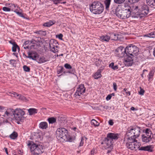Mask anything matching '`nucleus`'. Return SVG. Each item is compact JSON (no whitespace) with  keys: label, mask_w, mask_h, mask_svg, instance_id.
<instances>
[{"label":"nucleus","mask_w":155,"mask_h":155,"mask_svg":"<svg viewBox=\"0 0 155 155\" xmlns=\"http://www.w3.org/2000/svg\"><path fill=\"white\" fill-rule=\"evenodd\" d=\"M56 132V137L59 140L63 139L64 140L70 142L73 140L72 138L68 134L67 130L64 128H58Z\"/></svg>","instance_id":"nucleus-1"},{"label":"nucleus","mask_w":155,"mask_h":155,"mask_svg":"<svg viewBox=\"0 0 155 155\" xmlns=\"http://www.w3.org/2000/svg\"><path fill=\"white\" fill-rule=\"evenodd\" d=\"M90 9L94 14H100L103 12L104 7L103 5L99 2L94 1L90 5Z\"/></svg>","instance_id":"nucleus-2"},{"label":"nucleus","mask_w":155,"mask_h":155,"mask_svg":"<svg viewBox=\"0 0 155 155\" xmlns=\"http://www.w3.org/2000/svg\"><path fill=\"white\" fill-rule=\"evenodd\" d=\"M124 143L128 149L131 150H136L140 148V143L137 142L136 140L134 139L125 137Z\"/></svg>","instance_id":"nucleus-3"},{"label":"nucleus","mask_w":155,"mask_h":155,"mask_svg":"<svg viewBox=\"0 0 155 155\" xmlns=\"http://www.w3.org/2000/svg\"><path fill=\"white\" fill-rule=\"evenodd\" d=\"M31 145L30 150L31 153L34 155H38L42 153L44 151V147L42 145L33 143L31 144L29 143L28 146Z\"/></svg>","instance_id":"nucleus-4"},{"label":"nucleus","mask_w":155,"mask_h":155,"mask_svg":"<svg viewBox=\"0 0 155 155\" xmlns=\"http://www.w3.org/2000/svg\"><path fill=\"white\" fill-rule=\"evenodd\" d=\"M140 131V127H136L134 128L128 129L126 132V136L125 137L130 138L136 139L139 137Z\"/></svg>","instance_id":"nucleus-5"},{"label":"nucleus","mask_w":155,"mask_h":155,"mask_svg":"<svg viewBox=\"0 0 155 155\" xmlns=\"http://www.w3.org/2000/svg\"><path fill=\"white\" fill-rule=\"evenodd\" d=\"M25 114L24 111L21 109L17 108L14 110V118L17 121V123L18 124H19V121H21L24 119V115Z\"/></svg>","instance_id":"nucleus-6"},{"label":"nucleus","mask_w":155,"mask_h":155,"mask_svg":"<svg viewBox=\"0 0 155 155\" xmlns=\"http://www.w3.org/2000/svg\"><path fill=\"white\" fill-rule=\"evenodd\" d=\"M153 135L151 130L148 128L146 129L142 135V141L146 143L149 142L153 139Z\"/></svg>","instance_id":"nucleus-7"},{"label":"nucleus","mask_w":155,"mask_h":155,"mask_svg":"<svg viewBox=\"0 0 155 155\" xmlns=\"http://www.w3.org/2000/svg\"><path fill=\"white\" fill-rule=\"evenodd\" d=\"M114 143L112 141L107 138L106 137L101 143L103 147L106 149L107 150V153H110L114 147Z\"/></svg>","instance_id":"nucleus-8"},{"label":"nucleus","mask_w":155,"mask_h":155,"mask_svg":"<svg viewBox=\"0 0 155 155\" xmlns=\"http://www.w3.org/2000/svg\"><path fill=\"white\" fill-rule=\"evenodd\" d=\"M126 51L127 52V55L134 56V55L137 54L138 48L135 46H129L126 48Z\"/></svg>","instance_id":"nucleus-9"},{"label":"nucleus","mask_w":155,"mask_h":155,"mask_svg":"<svg viewBox=\"0 0 155 155\" xmlns=\"http://www.w3.org/2000/svg\"><path fill=\"white\" fill-rule=\"evenodd\" d=\"M85 91V88L83 84H81L77 88L74 94V96L76 98H79L80 97Z\"/></svg>","instance_id":"nucleus-10"},{"label":"nucleus","mask_w":155,"mask_h":155,"mask_svg":"<svg viewBox=\"0 0 155 155\" xmlns=\"http://www.w3.org/2000/svg\"><path fill=\"white\" fill-rule=\"evenodd\" d=\"M139 9L141 12V14L146 15H147L149 12V8L147 6L144 4L141 5L136 6L134 8V10L137 11V9Z\"/></svg>","instance_id":"nucleus-11"},{"label":"nucleus","mask_w":155,"mask_h":155,"mask_svg":"<svg viewBox=\"0 0 155 155\" xmlns=\"http://www.w3.org/2000/svg\"><path fill=\"white\" fill-rule=\"evenodd\" d=\"M126 52V48L124 49L123 47L120 46L116 49L115 53L118 57L122 58L125 55H127V54L125 53Z\"/></svg>","instance_id":"nucleus-12"},{"label":"nucleus","mask_w":155,"mask_h":155,"mask_svg":"<svg viewBox=\"0 0 155 155\" xmlns=\"http://www.w3.org/2000/svg\"><path fill=\"white\" fill-rule=\"evenodd\" d=\"M131 14L130 7L128 6L127 8H126L123 10V12L120 18L123 19H127L130 16Z\"/></svg>","instance_id":"nucleus-13"},{"label":"nucleus","mask_w":155,"mask_h":155,"mask_svg":"<svg viewBox=\"0 0 155 155\" xmlns=\"http://www.w3.org/2000/svg\"><path fill=\"white\" fill-rule=\"evenodd\" d=\"M119 136L120 134H119L109 133L107 134L106 137L114 143V141L118 139Z\"/></svg>","instance_id":"nucleus-14"},{"label":"nucleus","mask_w":155,"mask_h":155,"mask_svg":"<svg viewBox=\"0 0 155 155\" xmlns=\"http://www.w3.org/2000/svg\"><path fill=\"white\" fill-rule=\"evenodd\" d=\"M14 110L13 109H8L5 111V114L3 115V116L8 118H11L12 115H14Z\"/></svg>","instance_id":"nucleus-15"},{"label":"nucleus","mask_w":155,"mask_h":155,"mask_svg":"<svg viewBox=\"0 0 155 155\" xmlns=\"http://www.w3.org/2000/svg\"><path fill=\"white\" fill-rule=\"evenodd\" d=\"M127 55V57L124 59V64L127 66H131L133 63V59L132 58L129 56Z\"/></svg>","instance_id":"nucleus-16"},{"label":"nucleus","mask_w":155,"mask_h":155,"mask_svg":"<svg viewBox=\"0 0 155 155\" xmlns=\"http://www.w3.org/2000/svg\"><path fill=\"white\" fill-rule=\"evenodd\" d=\"M123 11V10L118 8H117L115 10L114 9L112 10L114 14H115L119 18H120L121 17Z\"/></svg>","instance_id":"nucleus-17"},{"label":"nucleus","mask_w":155,"mask_h":155,"mask_svg":"<svg viewBox=\"0 0 155 155\" xmlns=\"http://www.w3.org/2000/svg\"><path fill=\"white\" fill-rule=\"evenodd\" d=\"M153 147L152 146L149 145L146 146L141 147L139 148V150L147 151L150 152H152Z\"/></svg>","instance_id":"nucleus-18"},{"label":"nucleus","mask_w":155,"mask_h":155,"mask_svg":"<svg viewBox=\"0 0 155 155\" xmlns=\"http://www.w3.org/2000/svg\"><path fill=\"white\" fill-rule=\"evenodd\" d=\"M64 67L67 69L69 70L66 72V73H73L74 72V70L72 68L71 66L69 64L66 63L64 65Z\"/></svg>","instance_id":"nucleus-19"},{"label":"nucleus","mask_w":155,"mask_h":155,"mask_svg":"<svg viewBox=\"0 0 155 155\" xmlns=\"http://www.w3.org/2000/svg\"><path fill=\"white\" fill-rule=\"evenodd\" d=\"M28 54L27 58L36 61L38 56L37 53H28Z\"/></svg>","instance_id":"nucleus-20"},{"label":"nucleus","mask_w":155,"mask_h":155,"mask_svg":"<svg viewBox=\"0 0 155 155\" xmlns=\"http://www.w3.org/2000/svg\"><path fill=\"white\" fill-rule=\"evenodd\" d=\"M147 5L151 8H155V0H147Z\"/></svg>","instance_id":"nucleus-21"},{"label":"nucleus","mask_w":155,"mask_h":155,"mask_svg":"<svg viewBox=\"0 0 155 155\" xmlns=\"http://www.w3.org/2000/svg\"><path fill=\"white\" fill-rule=\"evenodd\" d=\"M109 35L108 34L100 37V39L102 41L108 42L110 40Z\"/></svg>","instance_id":"nucleus-22"},{"label":"nucleus","mask_w":155,"mask_h":155,"mask_svg":"<svg viewBox=\"0 0 155 155\" xmlns=\"http://www.w3.org/2000/svg\"><path fill=\"white\" fill-rule=\"evenodd\" d=\"M109 35L110 39L112 40H117L118 39V35L115 34L114 33L108 34Z\"/></svg>","instance_id":"nucleus-23"},{"label":"nucleus","mask_w":155,"mask_h":155,"mask_svg":"<svg viewBox=\"0 0 155 155\" xmlns=\"http://www.w3.org/2000/svg\"><path fill=\"white\" fill-rule=\"evenodd\" d=\"M9 42L13 46L12 47V51L13 52H15L16 51L17 49H19V48L18 46L17 45V44L15 42H12L11 41H10Z\"/></svg>","instance_id":"nucleus-24"},{"label":"nucleus","mask_w":155,"mask_h":155,"mask_svg":"<svg viewBox=\"0 0 155 155\" xmlns=\"http://www.w3.org/2000/svg\"><path fill=\"white\" fill-rule=\"evenodd\" d=\"M39 127L42 129H46L48 127V124L45 122L40 123L39 125Z\"/></svg>","instance_id":"nucleus-25"},{"label":"nucleus","mask_w":155,"mask_h":155,"mask_svg":"<svg viewBox=\"0 0 155 155\" xmlns=\"http://www.w3.org/2000/svg\"><path fill=\"white\" fill-rule=\"evenodd\" d=\"M36 61L38 63L41 64L47 61L46 58L44 57H39L38 56V58L37 59Z\"/></svg>","instance_id":"nucleus-26"},{"label":"nucleus","mask_w":155,"mask_h":155,"mask_svg":"<svg viewBox=\"0 0 155 155\" xmlns=\"http://www.w3.org/2000/svg\"><path fill=\"white\" fill-rule=\"evenodd\" d=\"M55 23V21L50 20L48 21L45 23L43 25L45 26L49 27Z\"/></svg>","instance_id":"nucleus-27"},{"label":"nucleus","mask_w":155,"mask_h":155,"mask_svg":"<svg viewBox=\"0 0 155 155\" xmlns=\"http://www.w3.org/2000/svg\"><path fill=\"white\" fill-rule=\"evenodd\" d=\"M8 7L11 10V11H12L14 12V11L16 10V8H18L16 5L12 3L9 4Z\"/></svg>","instance_id":"nucleus-28"},{"label":"nucleus","mask_w":155,"mask_h":155,"mask_svg":"<svg viewBox=\"0 0 155 155\" xmlns=\"http://www.w3.org/2000/svg\"><path fill=\"white\" fill-rule=\"evenodd\" d=\"M28 111L29 113V114L30 115L33 114L37 113L38 112V110L35 108H30L28 110Z\"/></svg>","instance_id":"nucleus-29"},{"label":"nucleus","mask_w":155,"mask_h":155,"mask_svg":"<svg viewBox=\"0 0 155 155\" xmlns=\"http://www.w3.org/2000/svg\"><path fill=\"white\" fill-rule=\"evenodd\" d=\"M87 140V137H82L79 147L83 146L84 144H85Z\"/></svg>","instance_id":"nucleus-30"},{"label":"nucleus","mask_w":155,"mask_h":155,"mask_svg":"<svg viewBox=\"0 0 155 155\" xmlns=\"http://www.w3.org/2000/svg\"><path fill=\"white\" fill-rule=\"evenodd\" d=\"M101 71L100 70H98L95 73V74L94 75L93 77L95 79H97L101 78Z\"/></svg>","instance_id":"nucleus-31"},{"label":"nucleus","mask_w":155,"mask_h":155,"mask_svg":"<svg viewBox=\"0 0 155 155\" xmlns=\"http://www.w3.org/2000/svg\"><path fill=\"white\" fill-rule=\"evenodd\" d=\"M57 41L56 40H51L50 41L49 43L50 48V49L53 48L54 47H55V45H54V44H56Z\"/></svg>","instance_id":"nucleus-32"},{"label":"nucleus","mask_w":155,"mask_h":155,"mask_svg":"<svg viewBox=\"0 0 155 155\" xmlns=\"http://www.w3.org/2000/svg\"><path fill=\"white\" fill-rule=\"evenodd\" d=\"M18 137L17 133L14 131L10 135V138L12 139H15Z\"/></svg>","instance_id":"nucleus-33"},{"label":"nucleus","mask_w":155,"mask_h":155,"mask_svg":"<svg viewBox=\"0 0 155 155\" xmlns=\"http://www.w3.org/2000/svg\"><path fill=\"white\" fill-rule=\"evenodd\" d=\"M111 0H105L104 2V4L105 6V8L106 9L109 8Z\"/></svg>","instance_id":"nucleus-34"},{"label":"nucleus","mask_w":155,"mask_h":155,"mask_svg":"<svg viewBox=\"0 0 155 155\" xmlns=\"http://www.w3.org/2000/svg\"><path fill=\"white\" fill-rule=\"evenodd\" d=\"M91 123L92 125H93L95 127L98 126L99 125V123L94 119H92L91 120Z\"/></svg>","instance_id":"nucleus-35"},{"label":"nucleus","mask_w":155,"mask_h":155,"mask_svg":"<svg viewBox=\"0 0 155 155\" xmlns=\"http://www.w3.org/2000/svg\"><path fill=\"white\" fill-rule=\"evenodd\" d=\"M109 67L111 68L114 70H116L118 68V67L117 65H114V63L112 62L109 65Z\"/></svg>","instance_id":"nucleus-36"},{"label":"nucleus","mask_w":155,"mask_h":155,"mask_svg":"<svg viewBox=\"0 0 155 155\" xmlns=\"http://www.w3.org/2000/svg\"><path fill=\"white\" fill-rule=\"evenodd\" d=\"M48 120L49 124H52L54 123L56 121V118L53 117L48 118Z\"/></svg>","instance_id":"nucleus-37"},{"label":"nucleus","mask_w":155,"mask_h":155,"mask_svg":"<svg viewBox=\"0 0 155 155\" xmlns=\"http://www.w3.org/2000/svg\"><path fill=\"white\" fill-rule=\"evenodd\" d=\"M60 69H58L57 71L58 74H59L62 72H63L64 74L66 73V72L64 71V69L62 66H60L59 67Z\"/></svg>","instance_id":"nucleus-38"},{"label":"nucleus","mask_w":155,"mask_h":155,"mask_svg":"<svg viewBox=\"0 0 155 155\" xmlns=\"http://www.w3.org/2000/svg\"><path fill=\"white\" fill-rule=\"evenodd\" d=\"M144 37H147L149 38H154L155 37L154 36V34L153 32H151L150 33H148L144 35Z\"/></svg>","instance_id":"nucleus-39"},{"label":"nucleus","mask_w":155,"mask_h":155,"mask_svg":"<svg viewBox=\"0 0 155 155\" xmlns=\"http://www.w3.org/2000/svg\"><path fill=\"white\" fill-rule=\"evenodd\" d=\"M125 0H114V2L117 4H120L123 3Z\"/></svg>","instance_id":"nucleus-40"},{"label":"nucleus","mask_w":155,"mask_h":155,"mask_svg":"<svg viewBox=\"0 0 155 155\" xmlns=\"http://www.w3.org/2000/svg\"><path fill=\"white\" fill-rule=\"evenodd\" d=\"M38 33L43 36H45L46 33L45 31H39L38 32Z\"/></svg>","instance_id":"nucleus-41"},{"label":"nucleus","mask_w":155,"mask_h":155,"mask_svg":"<svg viewBox=\"0 0 155 155\" xmlns=\"http://www.w3.org/2000/svg\"><path fill=\"white\" fill-rule=\"evenodd\" d=\"M9 93L10 94V95L12 96H14L15 97H18L19 96V94L16 93L15 92H12V93L9 92Z\"/></svg>","instance_id":"nucleus-42"},{"label":"nucleus","mask_w":155,"mask_h":155,"mask_svg":"<svg viewBox=\"0 0 155 155\" xmlns=\"http://www.w3.org/2000/svg\"><path fill=\"white\" fill-rule=\"evenodd\" d=\"M14 12L16 13L18 16L22 18H24L23 14L20 12L17 11V10L14 11Z\"/></svg>","instance_id":"nucleus-43"},{"label":"nucleus","mask_w":155,"mask_h":155,"mask_svg":"<svg viewBox=\"0 0 155 155\" xmlns=\"http://www.w3.org/2000/svg\"><path fill=\"white\" fill-rule=\"evenodd\" d=\"M23 68L24 71L26 72L30 71V69L26 65H24L23 67Z\"/></svg>","instance_id":"nucleus-44"},{"label":"nucleus","mask_w":155,"mask_h":155,"mask_svg":"<svg viewBox=\"0 0 155 155\" xmlns=\"http://www.w3.org/2000/svg\"><path fill=\"white\" fill-rule=\"evenodd\" d=\"M2 9L5 12H10L11 11L9 7H4L2 8Z\"/></svg>","instance_id":"nucleus-45"},{"label":"nucleus","mask_w":155,"mask_h":155,"mask_svg":"<svg viewBox=\"0 0 155 155\" xmlns=\"http://www.w3.org/2000/svg\"><path fill=\"white\" fill-rule=\"evenodd\" d=\"M140 90L139 92V94L141 95H143L145 91H144L143 89H142L141 87H140Z\"/></svg>","instance_id":"nucleus-46"},{"label":"nucleus","mask_w":155,"mask_h":155,"mask_svg":"<svg viewBox=\"0 0 155 155\" xmlns=\"http://www.w3.org/2000/svg\"><path fill=\"white\" fill-rule=\"evenodd\" d=\"M139 0H128V2L131 3H134L137 2Z\"/></svg>","instance_id":"nucleus-47"},{"label":"nucleus","mask_w":155,"mask_h":155,"mask_svg":"<svg viewBox=\"0 0 155 155\" xmlns=\"http://www.w3.org/2000/svg\"><path fill=\"white\" fill-rule=\"evenodd\" d=\"M50 49L54 53L58 51V49L57 48H56L55 47H54L53 48H51V49Z\"/></svg>","instance_id":"nucleus-48"},{"label":"nucleus","mask_w":155,"mask_h":155,"mask_svg":"<svg viewBox=\"0 0 155 155\" xmlns=\"http://www.w3.org/2000/svg\"><path fill=\"white\" fill-rule=\"evenodd\" d=\"M113 86L114 90L115 91H116L117 89V85L116 84L115 82L113 83Z\"/></svg>","instance_id":"nucleus-49"},{"label":"nucleus","mask_w":155,"mask_h":155,"mask_svg":"<svg viewBox=\"0 0 155 155\" xmlns=\"http://www.w3.org/2000/svg\"><path fill=\"white\" fill-rule=\"evenodd\" d=\"M124 91H125V93L126 94H128V95H130V92L129 91H127V90L126 88H124Z\"/></svg>","instance_id":"nucleus-50"},{"label":"nucleus","mask_w":155,"mask_h":155,"mask_svg":"<svg viewBox=\"0 0 155 155\" xmlns=\"http://www.w3.org/2000/svg\"><path fill=\"white\" fill-rule=\"evenodd\" d=\"M96 150L94 149H93L91 151V155H94L96 153Z\"/></svg>","instance_id":"nucleus-51"},{"label":"nucleus","mask_w":155,"mask_h":155,"mask_svg":"<svg viewBox=\"0 0 155 155\" xmlns=\"http://www.w3.org/2000/svg\"><path fill=\"white\" fill-rule=\"evenodd\" d=\"M111 95H108L106 97V99L107 101L110 100L111 98Z\"/></svg>","instance_id":"nucleus-52"},{"label":"nucleus","mask_w":155,"mask_h":155,"mask_svg":"<svg viewBox=\"0 0 155 155\" xmlns=\"http://www.w3.org/2000/svg\"><path fill=\"white\" fill-rule=\"evenodd\" d=\"M61 0H54V3L57 4L58 3H60Z\"/></svg>","instance_id":"nucleus-53"},{"label":"nucleus","mask_w":155,"mask_h":155,"mask_svg":"<svg viewBox=\"0 0 155 155\" xmlns=\"http://www.w3.org/2000/svg\"><path fill=\"white\" fill-rule=\"evenodd\" d=\"M22 47H23L25 49H26L28 48L29 46L28 45H26L23 44Z\"/></svg>","instance_id":"nucleus-54"},{"label":"nucleus","mask_w":155,"mask_h":155,"mask_svg":"<svg viewBox=\"0 0 155 155\" xmlns=\"http://www.w3.org/2000/svg\"><path fill=\"white\" fill-rule=\"evenodd\" d=\"M63 36V35L62 34H59L58 35V38L59 39H60L61 40H62V38Z\"/></svg>","instance_id":"nucleus-55"},{"label":"nucleus","mask_w":155,"mask_h":155,"mask_svg":"<svg viewBox=\"0 0 155 155\" xmlns=\"http://www.w3.org/2000/svg\"><path fill=\"white\" fill-rule=\"evenodd\" d=\"M4 110V107H3L0 106V111L3 112Z\"/></svg>","instance_id":"nucleus-56"},{"label":"nucleus","mask_w":155,"mask_h":155,"mask_svg":"<svg viewBox=\"0 0 155 155\" xmlns=\"http://www.w3.org/2000/svg\"><path fill=\"white\" fill-rule=\"evenodd\" d=\"M109 124L110 125H112L114 124V122L112 120H110L109 121Z\"/></svg>","instance_id":"nucleus-57"},{"label":"nucleus","mask_w":155,"mask_h":155,"mask_svg":"<svg viewBox=\"0 0 155 155\" xmlns=\"http://www.w3.org/2000/svg\"><path fill=\"white\" fill-rule=\"evenodd\" d=\"M24 44L26 45H28V44L30 45L29 41L28 40L25 41Z\"/></svg>","instance_id":"nucleus-58"},{"label":"nucleus","mask_w":155,"mask_h":155,"mask_svg":"<svg viewBox=\"0 0 155 155\" xmlns=\"http://www.w3.org/2000/svg\"><path fill=\"white\" fill-rule=\"evenodd\" d=\"M35 41L34 40H32L31 41H29L30 44H34L35 43Z\"/></svg>","instance_id":"nucleus-59"},{"label":"nucleus","mask_w":155,"mask_h":155,"mask_svg":"<svg viewBox=\"0 0 155 155\" xmlns=\"http://www.w3.org/2000/svg\"><path fill=\"white\" fill-rule=\"evenodd\" d=\"M153 75V74L151 72H150L149 74V79H150L151 77H152Z\"/></svg>","instance_id":"nucleus-60"},{"label":"nucleus","mask_w":155,"mask_h":155,"mask_svg":"<svg viewBox=\"0 0 155 155\" xmlns=\"http://www.w3.org/2000/svg\"><path fill=\"white\" fill-rule=\"evenodd\" d=\"M5 151L6 152V153L8 155V149L7 148H5Z\"/></svg>","instance_id":"nucleus-61"},{"label":"nucleus","mask_w":155,"mask_h":155,"mask_svg":"<svg viewBox=\"0 0 155 155\" xmlns=\"http://www.w3.org/2000/svg\"><path fill=\"white\" fill-rule=\"evenodd\" d=\"M130 110H135V109L134 107H132L130 108Z\"/></svg>","instance_id":"nucleus-62"},{"label":"nucleus","mask_w":155,"mask_h":155,"mask_svg":"<svg viewBox=\"0 0 155 155\" xmlns=\"http://www.w3.org/2000/svg\"><path fill=\"white\" fill-rule=\"evenodd\" d=\"M153 54L154 56L155 57V47L154 49V51H153Z\"/></svg>","instance_id":"nucleus-63"},{"label":"nucleus","mask_w":155,"mask_h":155,"mask_svg":"<svg viewBox=\"0 0 155 155\" xmlns=\"http://www.w3.org/2000/svg\"><path fill=\"white\" fill-rule=\"evenodd\" d=\"M153 33L154 34V36L155 37V28H154V31H153Z\"/></svg>","instance_id":"nucleus-64"}]
</instances>
